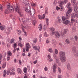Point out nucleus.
<instances>
[{"mask_svg": "<svg viewBox=\"0 0 78 78\" xmlns=\"http://www.w3.org/2000/svg\"><path fill=\"white\" fill-rule=\"evenodd\" d=\"M12 30V27H8V29H7V30L11 31V30Z\"/></svg>", "mask_w": 78, "mask_h": 78, "instance_id": "nucleus-36", "label": "nucleus"}, {"mask_svg": "<svg viewBox=\"0 0 78 78\" xmlns=\"http://www.w3.org/2000/svg\"><path fill=\"white\" fill-rule=\"evenodd\" d=\"M2 55H0V60H2Z\"/></svg>", "mask_w": 78, "mask_h": 78, "instance_id": "nucleus-60", "label": "nucleus"}, {"mask_svg": "<svg viewBox=\"0 0 78 78\" xmlns=\"http://www.w3.org/2000/svg\"><path fill=\"white\" fill-rule=\"evenodd\" d=\"M67 29H64V32L61 33V34L62 36H63V35L66 34H67Z\"/></svg>", "mask_w": 78, "mask_h": 78, "instance_id": "nucleus-9", "label": "nucleus"}, {"mask_svg": "<svg viewBox=\"0 0 78 78\" xmlns=\"http://www.w3.org/2000/svg\"><path fill=\"white\" fill-rule=\"evenodd\" d=\"M17 31L18 33V34H19V35H20V34H21V31L20 30H17Z\"/></svg>", "mask_w": 78, "mask_h": 78, "instance_id": "nucleus-31", "label": "nucleus"}, {"mask_svg": "<svg viewBox=\"0 0 78 78\" xmlns=\"http://www.w3.org/2000/svg\"><path fill=\"white\" fill-rule=\"evenodd\" d=\"M56 9L57 10H59V9H60V8L58 7V6H57L56 8Z\"/></svg>", "mask_w": 78, "mask_h": 78, "instance_id": "nucleus-63", "label": "nucleus"}, {"mask_svg": "<svg viewBox=\"0 0 78 78\" xmlns=\"http://www.w3.org/2000/svg\"><path fill=\"white\" fill-rule=\"evenodd\" d=\"M75 56H76V57H78V53L76 54L75 55Z\"/></svg>", "mask_w": 78, "mask_h": 78, "instance_id": "nucleus-64", "label": "nucleus"}, {"mask_svg": "<svg viewBox=\"0 0 78 78\" xmlns=\"http://www.w3.org/2000/svg\"><path fill=\"white\" fill-rule=\"evenodd\" d=\"M36 21L35 20H33L32 21V23L34 25H35V24H36Z\"/></svg>", "mask_w": 78, "mask_h": 78, "instance_id": "nucleus-30", "label": "nucleus"}, {"mask_svg": "<svg viewBox=\"0 0 78 78\" xmlns=\"http://www.w3.org/2000/svg\"><path fill=\"white\" fill-rule=\"evenodd\" d=\"M44 69L45 71H47V70H48V68H47V67L46 66L44 68Z\"/></svg>", "mask_w": 78, "mask_h": 78, "instance_id": "nucleus-51", "label": "nucleus"}, {"mask_svg": "<svg viewBox=\"0 0 78 78\" xmlns=\"http://www.w3.org/2000/svg\"><path fill=\"white\" fill-rule=\"evenodd\" d=\"M55 36L56 38H59L60 37V35L59 34V32H57L55 34Z\"/></svg>", "mask_w": 78, "mask_h": 78, "instance_id": "nucleus-11", "label": "nucleus"}, {"mask_svg": "<svg viewBox=\"0 0 78 78\" xmlns=\"http://www.w3.org/2000/svg\"><path fill=\"white\" fill-rule=\"evenodd\" d=\"M22 20L23 23H25V22H27V19L26 18H23L22 19Z\"/></svg>", "mask_w": 78, "mask_h": 78, "instance_id": "nucleus-18", "label": "nucleus"}, {"mask_svg": "<svg viewBox=\"0 0 78 78\" xmlns=\"http://www.w3.org/2000/svg\"><path fill=\"white\" fill-rule=\"evenodd\" d=\"M41 37H42V35H40L39 36V38L40 39L39 41L40 42H41Z\"/></svg>", "mask_w": 78, "mask_h": 78, "instance_id": "nucleus-46", "label": "nucleus"}, {"mask_svg": "<svg viewBox=\"0 0 78 78\" xmlns=\"http://www.w3.org/2000/svg\"><path fill=\"white\" fill-rule=\"evenodd\" d=\"M18 45H19V46H20V47L21 48L23 46V45H22V44H18Z\"/></svg>", "mask_w": 78, "mask_h": 78, "instance_id": "nucleus-58", "label": "nucleus"}, {"mask_svg": "<svg viewBox=\"0 0 78 78\" xmlns=\"http://www.w3.org/2000/svg\"><path fill=\"white\" fill-rule=\"evenodd\" d=\"M65 42H66V44H70V41H69V39H66L65 41Z\"/></svg>", "mask_w": 78, "mask_h": 78, "instance_id": "nucleus-23", "label": "nucleus"}, {"mask_svg": "<svg viewBox=\"0 0 78 78\" xmlns=\"http://www.w3.org/2000/svg\"><path fill=\"white\" fill-rule=\"evenodd\" d=\"M72 11V9H69L68 10V12L69 13H69H70V12H71Z\"/></svg>", "mask_w": 78, "mask_h": 78, "instance_id": "nucleus-47", "label": "nucleus"}, {"mask_svg": "<svg viewBox=\"0 0 78 78\" xmlns=\"http://www.w3.org/2000/svg\"><path fill=\"white\" fill-rule=\"evenodd\" d=\"M0 29L1 30H4L5 29V28L4 27L2 26V24H1V23L0 22Z\"/></svg>", "mask_w": 78, "mask_h": 78, "instance_id": "nucleus-20", "label": "nucleus"}, {"mask_svg": "<svg viewBox=\"0 0 78 78\" xmlns=\"http://www.w3.org/2000/svg\"><path fill=\"white\" fill-rule=\"evenodd\" d=\"M36 42H37V39H36L33 41L34 43H36Z\"/></svg>", "mask_w": 78, "mask_h": 78, "instance_id": "nucleus-62", "label": "nucleus"}, {"mask_svg": "<svg viewBox=\"0 0 78 78\" xmlns=\"http://www.w3.org/2000/svg\"><path fill=\"white\" fill-rule=\"evenodd\" d=\"M30 9H31L30 7L29 6L28 7H27V8H26V9H25V11H26V12H27L29 13L30 16H34V14H35V10L34 9L31 11Z\"/></svg>", "mask_w": 78, "mask_h": 78, "instance_id": "nucleus-1", "label": "nucleus"}, {"mask_svg": "<svg viewBox=\"0 0 78 78\" xmlns=\"http://www.w3.org/2000/svg\"><path fill=\"white\" fill-rule=\"evenodd\" d=\"M55 54H58V49H55Z\"/></svg>", "mask_w": 78, "mask_h": 78, "instance_id": "nucleus-39", "label": "nucleus"}, {"mask_svg": "<svg viewBox=\"0 0 78 78\" xmlns=\"http://www.w3.org/2000/svg\"><path fill=\"white\" fill-rule=\"evenodd\" d=\"M49 51V52H50V53H51V52H53V50H52V48H50L48 50Z\"/></svg>", "mask_w": 78, "mask_h": 78, "instance_id": "nucleus-41", "label": "nucleus"}, {"mask_svg": "<svg viewBox=\"0 0 78 78\" xmlns=\"http://www.w3.org/2000/svg\"><path fill=\"white\" fill-rule=\"evenodd\" d=\"M15 9L16 11L18 12V13H19L20 15H21L20 12L19 11V5H16V7L15 8Z\"/></svg>", "mask_w": 78, "mask_h": 78, "instance_id": "nucleus-5", "label": "nucleus"}, {"mask_svg": "<svg viewBox=\"0 0 78 78\" xmlns=\"http://www.w3.org/2000/svg\"><path fill=\"white\" fill-rule=\"evenodd\" d=\"M56 64H54L53 66V67H52V69L53 70V73H55L56 72V69L57 67H56Z\"/></svg>", "mask_w": 78, "mask_h": 78, "instance_id": "nucleus-8", "label": "nucleus"}, {"mask_svg": "<svg viewBox=\"0 0 78 78\" xmlns=\"http://www.w3.org/2000/svg\"><path fill=\"white\" fill-rule=\"evenodd\" d=\"M72 51L74 53H76V48H75V46H74L73 47V49H72Z\"/></svg>", "mask_w": 78, "mask_h": 78, "instance_id": "nucleus-14", "label": "nucleus"}, {"mask_svg": "<svg viewBox=\"0 0 78 78\" xmlns=\"http://www.w3.org/2000/svg\"><path fill=\"white\" fill-rule=\"evenodd\" d=\"M7 55L8 56H12V53L11 52V51H9L7 52Z\"/></svg>", "mask_w": 78, "mask_h": 78, "instance_id": "nucleus-19", "label": "nucleus"}, {"mask_svg": "<svg viewBox=\"0 0 78 78\" xmlns=\"http://www.w3.org/2000/svg\"><path fill=\"white\" fill-rule=\"evenodd\" d=\"M72 3H73L74 7H76L77 6V5H76V3L74 1L73 2H72Z\"/></svg>", "mask_w": 78, "mask_h": 78, "instance_id": "nucleus-22", "label": "nucleus"}, {"mask_svg": "<svg viewBox=\"0 0 78 78\" xmlns=\"http://www.w3.org/2000/svg\"><path fill=\"white\" fill-rule=\"evenodd\" d=\"M23 3L24 4H26L27 2H28V1L27 0H23Z\"/></svg>", "mask_w": 78, "mask_h": 78, "instance_id": "nucleus-40", "label": "nucleus"}, {"mask_svg": "<svg viewBox=\"0 0 78 78\" xmlns=\"http://www.w3.org/2000/svg\"><path fill=\"white\" fill-rule=\"evenodd\" d=\"M17 46V44L16 43H15L14 44V48H16V46Z\"/></svg>", "mask_w": 78, "mask_h": 78, "instance_id": "nucleus-55", "label": "nucleus"}, {"mask_svg": "<svg viewBox=\"0 0 78 78\" xmlns=\"http://www.w3.org/2000/svg\"><path fill=\"white\" fill-rule=\"evenodd\" d=\"M71 19H73L76 17V14L75 13H72L71 15Z\"/></svg>", "mask_w": 78, "mask_h": 78, "instance_id": "nucleus-16", "label": "nucleus"}, {"mask_svg": "<svg viewBox=\"0 0 78 78\" xmlns=\"http://www.w3.org/2000/svg\"><path fill=\"white\" fill-rule=\"evenodd\" d=\"M14 41H15V39H11L10 41V44H13V43H14Z\"/></svg>", "mask_w": 78, "mask_h": 78, "instance_id": "nucleus-27", "label": "nucleus"}, {"mask_svg": "<svg viewBox=\"0 0 78 78\" xmlns=\"http://www.w3.org/2000/svg\"><path fill=\"white\" fill-rule=\"evenodd\" d=\"M49 21V20L48 18H46V23L47 25V27L48 26V25H49V23H48V21Z\"/></svg>", "mask_w": 78, "mask_h": 78, "instance_id": "nucleus-15", "label": "nucleus"}, {"mask_svg": "<svg viewBox=\"0 0 78 78\" xmlns=\"http://www.w3.org/2000/svg\"><path fill=\"white\" fill-rule=\"evenodd\" d=\"M50 29L52 31H55V28H51Z\"/></svg>", "mask_w": 78, "mask_h": 78, "instance_id": "nucleus-54", "label": "nucleus"}, {"mask_svg": "<svg viewBox=\"0 0 78 78\" xmlns=\"http://www.w3.org/2000/svg\"><path fill=\"white\" fill-rule=\"evenodd\" d=\"M58 21L59 22V23H61V22H62V21H61V18H58Z\"/></svg>", "mask_w": 78, "mask_h": 78, "instance_id": "nucleus-35", "label": "nucleus"}, {"mask_svg": "<svg viewBox=\"0 0 78 78\" xmlns=\"http://www.w3.org/2000/svg\"><path fill=\"white\" fill-rule=\"evenodd\" d=\"M55 62L56 63H58V62H59V59L58 58H56Z\"/></svg>", "mask_w": 78, "mask_h": 78, "instance_id": "nucleus-49", "label": "nucleus"}, {"mask_svg": "<svg viewBox=\"0 0 78 78\" xmlns=\"http://www.w3.org/2000/svg\"><path fill=\"white\" fill-rule=\"evenodd\" d=\"M62 19L63 21V23L64 24H66V25H68L69 23H70V21L68 20H66V18L64 16H62Z\"/></svg>", "mask_w": 78, "mask_h": 78, "instance_id": "nucleus-3", "label": "nucleus"}, {"mask_svg": "<svg viewBox=\"0 0 78 78\" xmlns=\"http://www.w3.org/2000/svg\"><path fill=\"white\" fill-rule=\"evenodd\" d=\"M59 54L60 57H63L65 56L66 53L64 51H60L59 52Z\"/></svg>", "mask_w": 78, "mask_h": 78, "instance_id": "nucleus-6", "label": "nucleus"}, {"mask_svg": "<svg viewBox=\"0 0 78 78\" xmlns=\"http://www.w3.org/2000/svg\"><path fill=\"white\" fill-rule=\"evenodd\" d=\"M26 48H31V46L30 45V44L28 43H27L26 44Z\"/></svg>", "mask_w": 78, "mask_h": 78, "instance_id": "nucleus-24", "label": "nucleus"}, {"mask_svg": "<svg viewBox=\"0 0 78 78\" xmlns=\"http://www.w3.org/2000/svg\"><path fill=\"white\" fill-rule=\"evenodd\" d=\"M17 70L18 73L21 74V73H22V69H21L20 68H18L17 69Z\"/></svg>", "mask_w": 78, "mask_h": 78, "instance_id": "nucleus-13", "label": "nucleus"}, {"mask_svg": "<svg viewBox=\"0 0 78 78\" xmlns=\"http://www.w3.org/2000/svg\"><path fill=\"white\" fill-rule=\"evenodd\" d=\"M74 9L75 12H78V7H74Z\"/></svg>", "mask_w": 78, "mask_h": 78, "instance_id": "nucleus-12", "label": "nucleus"}, {"mask_svg": "<svg viewBox=\"0 0 78 78\" xmlns=\"http://www.w3.org/2000/svg\"><path fill=\"white\" fill-rule=\"evenodd\" d=\"M48 59H51V56L50 55H48Z\"/></svg>", "mask_w": 78, "mask_h": 78, "instance_id": "nucleus-57", "label": "nucleus"}, {"mask_svg": "<svg viewBox=\"0 0 78 78\" xmlns=\"http://www.w3.org/2000/svg\"><path fill=\"white\" fill-rule=\"evenodd\" d=\"M31 5L32 6H36V3L34 4L33 3H31Z\"/></svg>", "mask_w": 78, "mask_h": 78, "instance_id": "nucleus-48", "label": "nucleus"}, {"mask_svg": "<svg viewBox=\"0 0 78 78\" xmlns=\"http://www.w3.org/2000/svg\"><path fill=\"white\" fill-rule=\"evenodd\" d=\"M52 44L54 45H56V40L54 39H53L52 41Z\"/></svg>", "mask_w": 78, "mask_h": 78, "instance_id": "nucleus-17", "label": "nucleus"}, {"mask_svg": "<svg viewBox=\"0 0 78 78\" xmlns=\"http://www.w3.org/2000/svg\"><path fill=\"white\" fill-rule=\"evenodd\" d=\"M58 73H61V69H60V68L59 67L58 68Z\"/></svg>", "mask_w": 78, "mask_h": 78, "instance_id": "nucleus-42", "label": "nucleus"}, {"mask_svg": "<svg viewBox=\"0 0 78 78\" xmlns=\"http://www.w3.org/2000/svg\"><path fill=\"white\" fill-rule=\"evenodd\" d=\"M22 31L23 32V33H24L25 36H27V33H26V32H25V31L24 30V29H23V28H22Z\"/></svg>", "mask_w": 78, "mask_h": 78, "instance_id": "nucleus-33", "label": "nucleus"}, {"mask_svg": "<svg viewBox=\"0 0 78 78\" xmlns=\"http://www.w3.org/2000/svg\"><path fill=\"white\" fill-rule=\"evenodd\" d=\"M68 2V1L67 0H64V1H63V3H67V2Z\"/></svg>", "mask_w": 78, "mask_h": 78, "instance_id": "nucleus-53", "label": "nucleus"}, {"mask_svg": "<svg viewBox=\"0 0 78 78\" xmlns=\"http://www.w3.org/2000/svg\"><path fill=\"white\" fill-rule=\"evenodd\" d=\"M44 34L45 37H48V35L47 34V32H46Z\"/></svg>", "mask_w": 78, "mask_h": 78, "instance_id": "nucleus-38", "label": "nucleus"}, {"mask_svg": "<svg viewBox=\"0 0 78 78\" xmlns=\"http://www.w3.org/2000/svg\"><path fill=\"white\" fill-rule=\"evenodd\" d=\"M71 22L72 23H74V22H75V20L73 19V18H71Z\"/></svg>", "mask_w": 78, "mask_h": 78, "instance_id": "nucleus-44", "label": "nucleus"}, {"mask_svg": "<svg viewBox=\"0 0 78 78\" xmlns=\"http://www.w3.org/2000/svg\"><path fill=\"white\" fill-rule=\"evenodd\" d=\"M78 37H77V36H75L74 37V39L75 40V41H78Z\"/></svg>", "mask_w": 78, "mask_h": 78, "instance_id": "nucleus-32", "label": "nucleus"}, {"mask_svg": "<svg viewBox=\"0 0 78 78\" xmlns=\"http://www.w3.org/2000/svg\"><path fill=\"white\" fill-rule=\"evenodd\" d=\"M15 71V70L14 69V67H12V69L11 68H9L8 69L7 72V75H9V74L11 72H14Z\"/></svg>", "mask_w": 78, "mask_h": 78, "instance_id": "nucleus-4", "label": "nucleus"}, {"mask_svg": "<svg viewBox=\"0 0 78 78\" xmlns=\"http://www.w3.org/2000/svg\"><path fill=\"white\" fill-rule=\"evenodd\" d=\"M53 57L55 59H56V55L54 54L53 55Z\"/></svg>", "mask_w": 78, "mask_h": 78, "instance_id": "nucleus-56", "label": "nucleus"}, {"mask_svg": "<svg viewBox=\"0 0 78 78\" xmlns=\"http://www.w3.org/2000/svg\"><path fill=\"white\" fill-rule=\"evenodd\" d=\"M66 17L67 19H68L69 17H70V15H69V13L68 12H66Z\"/></svg>", "mask_w": 78, "mask_h": 78, "instance_id": "nucleus-26", "label": "nucleus"}, {"mask_svg": "<svg viewBox=\"0 0 78 78\" xmlns=\"http://www.w3.org/2000/svg\"><path fill=\"white\" fill-rule=\"evenodd\" d=\"M40 47H39V46L38 47H36V46H34V47H33V48H34L35 50H38V51L39 52H40Z\"/></svg>", "mask_w": 78, "mask_h": 78, "instance_id": "nucleus-10", "label": "nucleus"}, {"mask_svg": "<svg viewBox=\"0 0 78 78\" xmlns=\"http://www.w3.org/2000/svg\"><path fill=\"white\" fill-rule=\"evenodd\" d=\"M6 63L5 62L4 63L3 65H2V69H4V68H5V67H6Z\"/></svg>", "mask_w": 78, "mask_h": 78, "instance_id": "nucleus-29", "label": "nucleus"}, {"mask_svg": "<svg viewBox=\"0 0 78 78\" xmlns=\"http://www.w3.org/2000/svg\"><path fill=\"white\" fill-rule=\"evenodd\" d=\"M10 33H11V31H9L8 30H7L6 34L7 35L9 34H10Z\"/></svg>", "mask_w": 78, "mask_h": 78, "instance_id": "nucleus-37", "label": "nucleus"}, {"mask_svg": "<svg viewBox=\"0 0 78 78\" xmlns=\"http://www.w3.org/2000/svg\"><path fill=\"white\" fill-rule=\"evenodd\" d=\"M29 48H26V51H27V52H28V51H29Z\"/></svg>", "mask_w": 78, "mask_h": 78, "instance_id": "nucleus-59", "label": "nucleus"}, {"mask_svg": "<svg viewBox=\"0 0 78 78\" xmlns=\"http://www.w3.org/2000/svg\"><path fill=\"white\" fill-rule=\"evenodd\" d=\"M27 68L26 67H25L24 69L23 70V71L24 72V73H26V71H27Z\"/></svg>", "mask_w": 78, "mask_h": 78, "instance_id": "nucleus-45", "label": "nucleus"}, {"mask_svg": "<svg viewBox=\"0 0 78 78\" xmlns=\"http://www.w3.org/2000/svg\"><path fill=\"white\" fill-rule=\"evenodd\" d=\"M67 69L68 70H70L71 69L70 65L69 63L67 65Z\"/></svg>", "mask_w": 78, "mask_h": 78, "instance_id": "nucleus-21", "label": "nucleus"}, {"mask_svg": "<svg viewBox=\"0 0 78 78\" xmlns=\"http://www.w3.org/2000/svg\"><path fill=\"white\" fill-rule=\"evenodd\" d=\"M45 14H43V16L41 17V19H44L45 18Z\"/></svg>", "mask_w": 78, "mask_h": 78, "instance_id": "nucleus-50", "label": "nucleus"}, {"mask_svg": "<svg viewBox=\"0 0 78 78\" xmlns=\"http://www.w3.org/2000/svg\"><path fill=\"white\" fill-rule=\"evenodd\" d=\"M60 61H61V62H64L66 61V57H61L60 58Z\"/></svg>", "mask_w": 78, "mask_h": 78, "instance_id": "nucleus-7", "label": "nucleus"}, {"mask_svg": "<svg viewBox=\"0 0 78 78\" xmlns=\"http://www.w3.org/2000/svg\"><path fill=\"white\" fill-rule=\"evenodd\" d=\"M38 28L40 31H41V30H42V25L41 24H40V25H39L38 26Z\"/></svg>", "mask_w": 78, "mask_h": 78, "instance_id": "nucleus-28", "label": "nucleus"}, {"mask_svg": "<svg viewBox=\"0 0 78 78\" xmlns=\"http://www.w3.org/2000/svg\"><path fill=\"white\" fill-rule=\"evenodd\" d=\"M50 42V41L48 40V38L47 39V40L46 41V43H47V44H48Z\"/></svg>", "mask_w": 78, "mask_h": 78, "instance_id": "nucleus-52", "label": "nucleus"}, {"mask_svg": "<svg viewBox=\"0 0 78 78\" xmlns=\"http://www.w3.org/2000/svg\"><path fill=\"white\" fill-rule=\"evenodd\" d=\"M71 6V4H70V3H69L68 4L66 5V6L67 8H69L70 7V6Z\"/></svg>", "mask_w": 78, "mask_h": 78, "instance_id": "nucleus-34", "label": "nucleus"}, {"mask_svg": "<svg viewBox=\"0 0 78 78\" xmlns=\"http://www.w3.org/2000/svg\"><path fill=\"white\" fill-rule=\"evenodd\" d=\"M73 32L76 31V28L75 27L73 28Z\"/></svg>", "mask_w": 78, "mask_h": 78, "instance_id": "nucleus-43", "label": "nucleus"}, {"mask_svg": "<svg viewBox=\"0 0 78 78\" xmlns=\"http://www.w3.org/2000/svg\"><path fill=\"white\" fill-rule=\"evenodd\" d=\"M55 32H53L52 33H51V36H53V34H55Z\"/></svg>", "mask_w": 78, "mask_h": 78, "instance_id": "nucleus-61", "label": "nucleus"}, {"mask_svg": "<svg viewBox=\"0 0 78 78\" xmlns=\"http://www.w3.org/2000/svg\"><path fill=\"white\" fill-rule=\"evenodd\" d=\"M9 73H10V75H16V73L14 71H10Z\"/></svg>", "mask_w": 78, "mask_h": 78, "instance_id": "nucleus-25", "label": "nucleus"}, {"mask_svg": "<svg viewBox=\"0 0 78 78\" xmlns=\"http://www.w3.org/2000/svg\"><path fill=\"white\" fill-rule=\"evenodd\" d=\"M9 4H10V3H9V5H7V9H5V14H8L10 12H14V8H13L12 6H10Z\"/></svg>", "mask_w": 78, "mask_h": 78, "instance_id": "nucleus-2", "label": "nucleus"}]
</instances>
